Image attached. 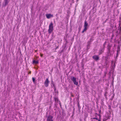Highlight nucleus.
I'll return each instance as SVG.
<instances>
[{
	"mask_svg": "<svg viewBox=\"0 0 121 121\" xmlns=\"http://www.w3.org/2000/svg\"><path fill=\"white\" fill-rule=\"evenodd\" d=\"M67 22H66V23H68V18H67Z\"/></svg>",
	"mask_w": 121,
	"mask_h": 121,
	"instance_id": "24",
	"label": "nucleus"
},
{
	"mask_svg": "<svg viewBox=\"0 0 121 121\" xmlns=\"http://www.w3.org/2000/svg\"><path fill=\"white\" fill-rule=\"evenodd\" d=\"M93 58L96 61H97L99 60V57L98 55H95L92 56Z\"/></svg>",
	"mask_w": 121,
	"mask_h": 121,
	"instance_id": "7",
	"label": "nucleus"
},
{
	"mask_svg": "<svg viewBox=\"0 0 121 121\" xmlns=\"http://www.w3.org/2000/svg\"><path fill=\"white\" fill-rule=\"evenodd\" d=\"M67 13H68V11H67Z\"/></svg>",
	"mask_w": 121,
	"mask_h": 121,
	"instance_id": "31",
	"label": "nucleus"
},
{
	"mask_svg": "<svg viewBox=\"0 0 121 121\" xmlns=\"http://www.w3.org/2000/svg\"><path fill=\"white\" fill-rule=\"evenodd\" d=\"M107 55V56L105 57L106 59V60H107L108 58H110V57H111L112 56V55L110 53V52H109L108 51Z\"/></svg>",
	"mask_w": 121,
	"mask_h": 121,
	"instance_id": "6",
	"label": "nucleus"
},
{
	"mask_svg": "<svg viewBox=\"0 0 121 121\" xmlns=\"http://www.w3.org/2000/svg\"><path fill=\"white\" fill-rule=\"evenodd\" d=\"M52 85L54 87V90H56V87L55 84L53 83V81L52 80Z\"/></svg>",
	"mask_w": 121,
	"mask_h": 121,
	"instance_id": "12",
	"label": "nucleus"
},
{
	"mask_svg": "<svg viewBox=\"0 0 121 121\" xmlns=\"http://www.w3.org/2000/svg\"><path fill=\"white\" fill-rule=\"evenodd\" d=\"M57 48H58V47H57L56 48V49H57Z\"/></svg>",
	"mask_w": 121,
	"mask_h": 121,
	"instance_id": "30",
	"label": "nucleus"
},
{
	"mask_svg": "<svg viewBox=\"0 0 121 121\" xmlns=\"http://www.w3.org/2000/svg\"><path fill=\"white\" fill-rule=\"evenodd\" d=\"M121 22V18L120 19V22Z\"/></svg>",
	"mask_w": 121,
	"mask_h": 121,
	"instance_id": "27",
	"label": "nucleus"
},
{
	"mask_svg": "<svg viewBox=\"0 0 121 121\" xmlns=\"http://www.w3.org/2000/svg\"><path fill=\"white\" fill-rule=\"evenodd\" d=\"M67 36H66V37H64V39L65 40L66 43L67 42L66 40V38H67Z\"/></svg>",
	"mask_w": 121,
	"mask_h": 121,
	"instance_id": "20",
	"label": "nucleus"
},
{
	"mask_svg": "<svg viewBox=\"0 0 121 121\" xmlns=\"http://www.w3.org/2000/svg\"><path fill=\"white\" fill-rule=\"evenodd\" d=\"M32 81L34 84L35 83V81H36L35 80V78L32 77Z\"/></svg>",
	"mask_w": 121,
	"mask_h": 121,
	"instance_id": "16",
	"label": "nucleus"
},
{
	"mask_svg": "<svg viewBox=\"0 0 121 121\" xmlns=\"http://www.w3.org/2000/svg\"><path fill=\"white\" fill-rule=\"evenodd\" d=\"M104 48H101L99 50V55H100L102 54L104 50Z\"/></svg>",
	"mask_w": 121,
	"mask_h": 121,
	"instance_id": "9",
	"label": "nucleus"
},
{
	"mask_svg": "<svg viewBox=\"0 0 121 121\" xmlns=\"http://www.w3.org/2000/svg\"><path fill=\"white\" fill-rule=\"evenodd\" d=\"M92 119H95L96 120H98V119L97 117H93L92 118Z\"/></svg>",
	"mask_w": 121,
	"mask_h": 121,
	"instance_id": "23",
	"label": "nucleus"
},
{
	"mask_svg": "<svg viewBox=\"0 0 121 121\" xmlns=\"http://www.w3.org/2000/svg\"><path fill=\"white\" fill-rule=\"evenodd\" d=\"M53 30V24L52 22H51L49 26V28L48 30V32L49 34L51 33Z\"/></svg>",
	"mask_w": 121,
	"mask_h": 121,
	"instance_id": "1",
	"label": "nucleus"
},
{
	"mask_svg": "<svg viewBox=\"0 0 121 121\" xmlns=\"http://www.w3.org/2000/svg\"><path fill=\"white\" fill-rule=\"evenodd\" d=\"M113 64H114V66H115V64H114V61H112V65H113Z\"/></svg>",
	"mask_w": 121,
	"mask_h": 121,
	"instance_id": "22",
	"label": "nucleus"
},
{
	"mask_svg": "<svg viewBox=\"0 0 121 121\" xmlns=\"http://www.w3.org/2000/svg\"><path fill=\"white\" fill-rule=\"evenodd\" d=\"M84 28L83 31L82 32V33H83L84 31H86L87 30V27H84Z\"/></svg>",
	"mask_w": 121,
	"mask_h": 121,
	"instance_id": "17",
	"label": "nucleus"
},
{
	"mask_svg": "<svg viewBox=\"0 0 121 121\" xmlns=\"http://www.w3.org/2000/svg\"><path fill=\"white\" fill-rule=\"evenodd\" d=\"M48 113V112H47L46 113V117H48L46 121H53V120L52 119L53 117L51 115H49L48 117L47 116Z\"/></svg>",
	"mask_w": 121,
	"mask_h": 121,
	"instance_id": "3",
	"label": "nucleus"
},
{
	"mask_svg": "<svg viewBox=\"0 0 121 121\" xmlns=\"http://www.w3.org/2000/svg\"><path fill=\"white\" fill-rule=\"evenodd\" d=\"M43 55H41V56H43Z\"/></svg>",
	"mask_w": 121,
	"mask_h": 121,
	"instance_id": "32",
	"label": "nucleus"
},
{
	"mask_svg": "<svg viewBox=\"0 0 121 121\" xmlns=\"http://www.w3.org/2000/svg\"><path fill=\"white\" fill-rule=\"evenodd\" d=\"M54 99L55 102H57L58 101V99L57 97H54Z\"/></svg>",
	"mask_w": 121,
	"mask_h": 121,
	"instance_id": "14",
	"label": "nucleus"
},
{
	"mask_svg": "<svg viewBox=\"0 0 121 121\" xmlns=\"http://www.w3.org/2000/svg\"><path fill=\"white\" fill-rule=\"evenodd\" d=\"M39 63V61L38 60H33L32 61L33 64H37Z\"/></svg>",
	"mask_w": 121,
	"mask_h": 121,
	"instance_id": "11",
	"label": "nucleus"
},
{
	"mask_svg": "<svg viewBox=\"0 0 121 121\" xmlns=\"http://www.w3.org/2000/svg\"><path fill=\"white\" fill-rule=\"evenodd\" d=\"M111 46L108 44L107 46V49L108 50V51L109 52H110V49L111 48Z\"/></svg>",
	"mask_w": 121,
	"mask_h": 121,
	"instance_id": "13",
	"label": "nucleus"
},
{
	"mask_svg": "<svg viewBox=\"0 0 121 121\" xmlns=\"http://www.w3.org/2000/svg\"><path fill=\"white\" fill-rule=\"evenodd\" d=\"M65 92L66 93H67L68 92V89L67 88H65Z\"/></svg>",
	"mask_w": 121,
	"mask_h": 121,
	"instance_id": "19",
	"label": "nucleus"
},
{
	"mask_svg": "<svg viewBox=\"0 0 121 121\" xmlns=\"http://www.w3.org/2000/svg\"><path fill=\"white\" fill-rule=\"evenodd\" d=\"M10 0H4L2 6L3 7H6L8 4Z\"/></svg>",
	"mask_w": 121,
	"mask_h": 121,
	"instance_id": "4",
	"label": "nucleus"
},
{
	"mask_svg": "<svg viewBox=\"0 0 121 121\" xmlns=\"http://www.w3.org/2000/svg\"><path fill=\"white\" fill-rule=\"evenodd\" d=\"M47 18L48 19H49L51 17H53V16L51 14H47L46 15Z\"/></svg>",
	"mask_w": 121,
	"mask_h": 121,
	"instance_id": "10",
	"label": "nucleus"
},
{
	"mask_svg": "<svg viewBox=\"0 0 121 121\" xmlns=\"http://www.w3.org/2000/svg\"><path fill=\"white\" fill-rule=\"evenodd\" d=\"M88 26V24L87 23L86 21L84 22V27H87Z\"/></svg>",
	"mask_w": 121,
	"mask_h": 121,
	"instance_id": "15",
	"label": "nucleus"
},
{
	"mask_svg": "<svg viewBox=\"0 0 121 121\" xmlns=\"http://www.w3.org/2000/svg\"><path fill=\"white\" fill-rule=\"evenodd\" d=\"M54 91H55V93H57L58 94V91L56 89V90H54Z\"/></svg>",
	"mask_w": 121,
	"mask_h": 121,
	"instance_id": "21",
	"label": "nucleus"
},
{
	"mask_svg": "<svg viewBox=\"0 0 121 121\" xmlns=\"http://www.w3.org/2000/svg\"><path fill=\"white\" fill-rule=\"evenodd\" d=\"M71 79L74 85L77 86L78 85V80H76V78L72 76L71 77Z\"/></svg>",
	"mask_w": 121,
	"mask_h": 121,
	"instance_id": "2",
	"label": "nucleus"
},
{
	"mask_svg": "<svg viewBox=\"0 0 121 121\" xmlns=\"http://www.w3.org/2000/svg\"><path fill=\"white\" fill-rule=\"evenodd\" d=\"M50 82L48 80V78L46 79L44 82V85L45 87H47L48 86Z\"/></svg>",
	"mask_w": 121,
	"mask_h": 121,
	"instance_id": "5",
	"label": "nucleus"
},
{
	"mask_svg": "<svg viewBox=\"0 0 121 121\" xmlns=\"http://www.w3.org/2000/svg\"><path fill=\"white\" fill-rule=\"evenodd\" d=\"M98 121H101L100 119H98Z\"/></svg>",
	"mask_w": 121,
	"mask_h": 121,
	"instance_id": "28",
	"label": "nucleus"
},
{
	"mask_svg": "<svg viewBox=\"0 0 121 121\" xmlns=\"http://www.w3.org/2000/svg\"><path fill=\"white\" fill-rule=\"evenodd\" d=\"M67 79H68V77H67Z\"/></svg>",
	"mask_w": 121,
	"mask_h": 121,
	"instance_id": "33",
	"label": "nucleus"
},
{
	"mask_svg": "<svg viewBox=\"0 0 121 121\" xmlns=\"http://www.w3.org/2000/svg\"><path fill=\"white\" fill-rule=\"evenodd\" d=\"M66 45L65 44H64L63 46V49L60 51V53H62V52H63L65 51V50L67 48H66Z\"/></svg>",
	"mask_w": 121,
	"mask_h": 121,
	"instance_id": "8",
	"label": "nucleus"
},
{
	"mask_svg": "<svg viewBox=\"0 0 121 121\" xmlns=\"http://www.w3.org/2000/svg\"><path fill=\"white\" fill-rule=\"evenodd\" d=\"M67 30H66V33H67Z\"/></svg>",
	"mask_w": 121,
	"mask_h": 121,
	"instance_id": "26",
	"label": "nucleus"
},
{
	"mask_svg": "<svg viewBox=\"0 0 121 121\" xmlns=\"http://www.w3.org/2000/svg\"><path fill=\"white\" fill-rule=\"evenodd\" d=\"M55 107L56 108L57 106H56V104H55Z\"/></svg>",
	"mask_w": 121,
	"mask_h": 121,
	"instance_id": "25",
	"label": "nucleus"
},
{
	"mask_svg": "<svg viewBox=\"0 0 121 121\" xmlns=\"http://www.w3.org/2000/svg\"><path fill=\"white\" fill-rule=\"evenodd\" d=\"M106 43H107V42L106 41L103 44V48H104L105 49V45H106Z\"/></svg>",
	"mask_w": 121,
	"mask_h": 121,
	"instance_id": "18",
	"label": "nucleus"
},
{
	"mask_svg": "<svg viewBox=\"0 0 121 121\" xmlns=\"http://www.w3.org/2000/svg\"><path fill=\"white\" fill-rule=\"evenodd\" d=\"M31 73V72L30 71L29 72V73L30 74Z\"/></svg>",
	"mask_w": 121,
	"mask_h": 121,
	"instance_id": "29",
	"label": "nucleus"
}]
</instances>
